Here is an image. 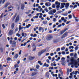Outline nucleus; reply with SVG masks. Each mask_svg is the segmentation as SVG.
<instances>
[{"mask_svg": "<svg viewBox=\"0 0 79 79\" xmlns=\"http://www.w3.org/2000/svg\"><path fill=\"white\" fill-rule=\"evenodd\" d=\"M74 58L73 57L71 58L70 59V61H71V63L70 64H74V66H76L77 65L78 63L77 62V61L76 60H75Z\"/></svg>", "mask_w": 79, "mask_h": 79, "instance_id": "nucleus-1", "label": "nucleus"}, {"mask_svg": "<svg viewBox=\"0 0 79 79\" xmlns=\"http://www.w3.org/2000/svg\"><path fill=\"white\" fill-rule=\"evenodd\" d=\"M10 44L12 45V47H15L16 46V42L15 40L13 41L12 40H10Z\"/></svg>", "mask_w": 79, "mask_h": 79, "instance_id": "nucleus-2", "label": "nucleus"}, {"mask_svg": "<svg viewBox=\"0 0 79 79\" xmlns=\"http://www.w3.org/2000/svg\"><path fill=\"white\" fill-rule=\"evenodd\" d=\"M53 39V36L51 35H48L46 37L47 40H50Z\"/></svg>", "mask_w": 79, "mask_h": 79, "instance_id": "nucleus-3", "label": "nucleus"}, {"mask_svg": "<svg viewBox=\"0 0 79 79\" xmlns=\"http://www.w3.org/2000/svg\"><path fill=\"white\" fill-rule=\"evenodd\" d=\"M46 52V49L43 50L41 52H38V56H41V55L43 54L44 53H45Z\"/></svg>", "mask_w": 79, "mask_h": 79, "instance_id": "nucleus-4", "label": "nucleus"}, {"mask_svg": "<svg viewBox=\"0 0 79 79\" xmlns=\"http://www.w3.org/2000/svg\"><path fill=\"white\" fill-rule=\"evenodd\" d=\"M55 4L56 5H58L56 6V8H57V9L59 8H60V3L58 1H56L55 2Z\"/></svg>", "mask_w": 79, "mask_h": 79, "instance_id": "nucleus-5", "label": "nucleus"}, {"mask_svg": "<svg viewBox=\"0 0 79 79\" xmlns=\"http://www.w3.org/2000/svg\"><path fill=\"white\" fill-rule=\"evenodd\" d=\"M67 30H68V28H66L65 29H64V30L60 32V35H62L64 32H66V31H67Z\"/></svg>", "mask_w": 79, "mask_h": 79, "instance_id": "nucleus-6", "label": "nucleus"}, {"mask_svg": "<svg viewBox=\"0 0 79 79\" xmlns=\"http://www.w3.org/2000/svg\"><path fill=\"white\" fill-rule=\"evenodd\" d=\"M65 5V3H61V6L60 7V9H62L64 7V6Z\"/></svg>", "mask_w": 79, "mask_h": 79, "instance_id": "nucleus-7", "label": "nucleus"}, {"mask_svg": "<svg viewBox=\"0 0 79 79\" xmlns=\"http://www.w3.org/2000/svg\"><path fill=\"white\" fill-rule=\"evenodd\" d=\"M13 33V30H10L8 32V34L9 35H11Z\"/></svg>", "mask_w": 79, "mask_h": 79, "instance_id": "nucleus-8", "label": "nucleus"}, {"mask_svg": "<svg viewBox=\"0 0 79 79\" xmlns=\"http://www.w3.org/2000/svg\"><path fill=\"white\" fill-rule=\"evenodd\" d=\"M28 58L29 60H34L35 58V57H32L31 56H29Z\"/></svg>", "mask_w": 79, "mask_h": 79, "instance_id": "nucleus-9", "label": "nucleus"}, {"mask_svg": "<svg viewBox=\"0 0 79 79\" xmlns=\"http://www.w3.org/2000/svg\"><path fill=\"white\" fill-rule=\"evenodd\" d=\"M65 5L66 9H68V7H69V3H65Z\"/></svg>", "mask_w": 79, "mask_h": 79, "instance_id": "nucleus-10", "label": "nucleus"}, {"mask_svg": "<svg viewBox=\"0 0 79 79\" xmlns=\"http://www.w3.org/2000/svg\"><path fill=\"white\" fill-rule=\"evenodd\" d=\"M32 47L33 48V49L32 50V51L35 52V51L36 50V46H35V44H33Z\"/></svg>", "mask_w": 79, "mask_h": 79, "instance_id": "nucleus-11", "label": "nucleus"}, {"mask_svg": "<svg viewBox=\"0 0 79 79\" xmlns=\"http://www.w3.org/2000/svg\"><path fill=\"white\" fill-rule=\"evenodd\" d=\"M66 35H67V32H65L62 35L61 37V39H63V38H64V37H65Z\"/></svg>", "mask_w": 79, "mask_h": 79, "instance_id": "nucleus-12", "label": "nucleus"}, {"mask_svg": "<svg viewBox=\"0 0 79 79\" xmlns=\"http://www.w3.org/2000/svg\"><path fill=\"white\" fill-rule=\"evenodd\" d=\"M45 77L46 78H49V72H47L45 75Z\"/></svg>", "mask_w": 79, "mask_h": 79, "instance_id": "nucleus-13", "label": "nucleus"}, {"mask_svg": "<svg viewBox=\"0 0 79 79\" xmlns=\"http://www.w3.org/2000/svg\"><path fill=\"white\" fill-rule=\"evenodd\" d=\"M19 15H18L17 16V17H16V19L15 20V23H17L18 22V21H19Z\"/></svg>", "mask_w": 79, "mask_h": 79, "instance_id": "nucleus-14", "label": "nucleus"}, {"mask_svg": "<svg viewBox=\"0 0 79 79\" xmlns=\"http://www.w3.org/2000/svg\"><path fill=\"white\" fill-rule=\"evenodd\" d=\"M48 3L49 4V5ZM45 5L46 6H50L51 5V3H50V2H48V3L46 2L45 3Z\"/></svg>", "mask_w": 79, "mask_h": 79, "instance_id": "nucleus-15", "label": "nucleus"}, {"mask_svg": "<svg viewBox=\"0 0 79 79\" xmlns=\"http://www.w3.org/2000/svg\"><path fill=\"white\" fill-rule=\"evenodd\" d=\"M37 73H38V72H33L31 74V76H35V75H37Z\"/></svg>", "mask_w": 79, "mask_h": 79, "instance_id": "nucleus-16", "label": "nucleus"}, {"mask_svg": "<svg viewBox=\"0 0 79 79\" xmlns=\"http://www.w3.org/2000/svg\"><path fill=\"white\" fill-rule=\"evenodd\" d=\"M22 37H26L27 36V34L23 32L22 33Z\"/></svg>", "mask_w": 79, "mask_h": 79, "instance_id": "nucleus-17", "label": "nucleus"}, {"mask_svg": "<svg viewBox=\"0 0 79 79\" xmlns=\"http://www.w3.org/2000/svg\"><path fill=\"white\" fill-rule=\"evenodd\" d=\"M19 31H20V30L21 29H23V27H21V25H20L19 26Z\"/></svg>", "mask_w": 79, "mask_h": 79, "instance_id": "nucleus-18", "label": "nucleus"}, {"mask_svg": "<svg viewBox=\"0 0 79 79\" xmlns=\"http://www.w3.org/2000/svg\"><path fill=\"white\" fill-rule=\"evenodd\" d=\"M43 66H46V67H48L49 66V65L48 64H46V63H44V65H43Z\"/></svg>", "mask_w": 79, "mask_h": 79, "instance_id": "nucleus-19", "label": "nucleus"}, {"mask_svg": "<svg viewBox=\"0 0 79 79\" xmlns=\"http://www.w3.org/2000/svg\"><path fill=\"white\" fill-rule=\"evenodd\" d=\"M24 4H22L21 6V9L22 10H24Z\"/></svg>", "mask_w": 79, "mask_h": 79, "instance_id": "nucleus-20", "label": "nucleus"}, {"mask_svg": "<svg viewBox=\"0 0 79 79\" xmlns=\"http://www.w3.org/2000/svg\"><path fill=\"white\" fill-rule=\"evenodd\" d=\"M18 54H15V55L14 56V58H15L16 59H17L18 58Z\"/></svg>", "mask_w": 79, "mask_h": 79, "instance_id": "nucleus-21", "label": "nucleus"}, {"mask_svg": "<svg viewBox=\"0 0 79 79\" xmlns=\"http://www.w3.org/2000/svg\"><path fill=\"white\" fill-rule=\"evenodd\" d=\"M17 15V13H15V15L13 16V17L12 18L13 20H15V18L16 17V16Z\"/></svg>", "mask_w": 79, "mask_h": 79, "instance_id": "nucleus-22", "label": "nucleus"}, {"mask_svg": "<svg viewBox=\"0 0 79 79\" xmlns=\"http://www.w3.org/2000/svg\"><path fill=\"white\" fill-rule=\"evenodd\" d=\"M52 10H51L49 12V15H54V14L52 13Z\"/></svg>", "mask_w": 79, "mask_h": 79, "instance_id": "nucleus-23", "label": "nucleus"}, {"mask_svg": "<svg viewBox=\"0 0 79 79\" xmlns=\"http://www.w3.org/2000/svg\"><path fill=\"white\" fill-rule=\"evenodd\" d=\"M14 27H15V23H13L11 25V27L12 28V29H13V28H14Z\"/></svg>", "mask_w": 79, "mask_h": 79, "instance_id": "nucleus-24", "label": "nucleus"}, {"mask_svg": "<svg viewBox=\"0 0 79 79\" xmlns=\"http://www.w3.org/2000/svg\"><path fill=\"white\" fill-rule=\"evenodd\" d=\"M43 29H44V28L40 27H39V31H42V30H43Z\"/></svg>", "mask_w": 79, "mask_h": 79, "instance_id": "nucleus-25", "label": "nucleus"}, {"mask_svg": "<svg viewBox=\"0 0 79 79\" xmlns=\"http://www.w3.org/2000/svg\"><path fill=\"white\" fill-rule=\"evenodd\" d=\"M37 71V69H30V71Z\"/></svg>", "mask_w": 79, "mask_h": 79, "instance_id": "nucleus-26", "label": "nucleus"}, {"mask_svg": "<svg viewBox=\"0 0 79 79\" xmlns=\"http://www.w3.org/2000/svg\"><path fill=\"white\" fill-rule=\"evenodd\" d=\"M40 14V16H42L43 15V14L41 13H38L36 14V16H38L39 15V14Z\"/></svg>", "mask_w": 79, "mask_h": 79, "instance_id": "nucleus-27", "label": "nucleus"}, {"mask_svg": "<svg viewBox=\"0 0 79 79\" xmlns=\"http://www.w3.org/2000/svg\"><path fill=\"white\" fill-rule=\"evenodd\" d=\"M38 63L39 64H40V66H42V64H43L41 62V61H38Z\"/></svg>", "mask_w": 79, "mask_h": 79, "instance_id": "nucleus-28", "label": "nucleus"}, {"mask_svg": "<svg viewBox=\"0 0 79 79\" xmlns=\"http://www.w3.org/2000/svg\"><path fill=\"white\" fill-rule=\"evenodd\" d=\"M9 5V4L8 3H6L4 6V8H6Z\"/></svg>", "mask_w": 79, "mask_h": 79, "instance_id": "nucleus-29", "label": "nucleus"}, {"mask_svg": "<svg viewBox=\"0 0 79 79\" xmlns=\"http://www.w3.org/2000/svg\"><path fill=\"white\" fill-rule=\"evenodd\" d=\"M14 67L15 68H19V65H18V64H15L14 65Z\"/></svg>", "mask_w": 79, "mask_h": 79, "instance_id": "nucleus-30", "label": "nucleus"}, {"mask_svg": "<svg viewBox=\"0 0 79 79\" xmlns=\"http://www.w3.org/2000/svg\"><path fill=\"white\" fill-rule=\"evenodd\" d=\"M11 58H10V57H8L7 59H6V60L7 61H10L11 60Z\"/></svg>", "mask_w": 79, "mask_h": 79, "instance_id": "nucleus-31", "label": "nucleus"}, {"mask_svg": "<svg viewBox=\"0 0 79 79\" xmlns=\"http://www.w3.org/2000/svg\"><path fill=\"white\" fill-rule=\"evenodd\" d=\"M43 23L44 24H47V21H44L43 22Z\"/></svg>", "mask_w": 79, "mask_h": 79, "instance_id": "nucleus-32", "label": "nucleus"}, {"mask_svg": "<svg viewBox=\"0 0 79 79\" xmlns=\"http://www.w3.org/2000/svg\"><path fill=\"white\" fill-rule=\"evenodd\" d=\"M3 68V66L0 64V69H2Z\"/></svg>", "mask_w": 79, "mask_h": 79, "instance_id": "nucleus-33", "label": "nucleus"}, {"mask_svg": "<svg viewBox=\"0 0 79 79\" xmlns=\"http://www.w3.org/2000/svg\"><path fill=\"white\" fill-rule=\"evenodd\" d=\"M39 65H36V69H39Z\"/></svg>", "mask_w": 79, "mask_h": 79, "instance_id": "nucleus-34", "label": "nucleus"}, {"mask_svg": "<svg viewBox=\"0 0 79 79\" xmlns=\"http://www.w3.org/2000/svg\"><path fill=\"white\" fill-rule=\"evenodd\" d=\"M69 19H71L72 18V15H69L68 16Z\"/></svg>", "mask_w": 79, "mask_h": 79, "instance_id": "nucleus-35", "label": "nucleus"}, {"mask_svg": "<svg viewBox=\"0 0 79 79\" xmlns=\"http://www.w3.org/2000/svg\"><path fill=\"white\" fill-rule=\"evenodd\" d=\"M3 13H2L0 16V18H3Z\"/></svg>", "mask_w": 79, "mask_h": 79, "instance_id": "nucleus-36", "label": "nucleus"}, {"mask_svg": "<svg viewBox=\"0 0 79 79\" xmlns=\"http://www.w3.org/2000/svg\"><path fill=\"white\" fill-rule=\"evenodd\" d=\"M62 2H64V3H66V2H67V0H62L61 1Z\"/></svg>", "mask_w": 79, "mask_h": 79, "instance_id": "nucleus-37", "label": "nucleus"}, {"mask_svg": "<svg viewBox=\"0 0 79 79\" xmlns=\"http://www.w3.org/2000/svg\"><path fill=\"white\" fill-rule=\"evenodd\" d=\"M0 50L2 52H2H3V48H0Z\"/></svg>", "mask_w": 79, "mask_h": 79, "instance_id": "nucleus-38", "label": "nucleus"}, {"mask_svg": "<svg viewBox=\"0 0 79 79\" xmlns=\"http://www.w3.org/2000/svg\"><path fill=\"white\" fill-rule=\"evenodd\" d=\"M2 26L3 29H5V25L4 24H2Z\"/></svg>", "mask_w": 79, "mask_h": 79, "instance_id": "nucleus-39", "label": "nucleus"}, {"mask_svg": "<svg viewBox=\"0 0 79 79\" xmlns=\"http://www.w3.org/2000/svg\"><path fill=\"white\" fill-rule=\"evenodd\" d=\"M39 18V17H38V16H35V17H33V18H34V19L35 18L37 19V18Z\"/></svg>", "mask_w": 79, "mask_h": 79, "instance_id": "nucleus-40", "label": "nucleus"}, {"mask_svg": "<svg viewBox=\"0 0 79 79\" xmlns=\"http://www.w3.org/2000/svg\"><path fill=\"white\" fill-rule=\"evenodd\" d=\"M68 15V13H66V14H63V16H67V15Z\"/></svg>", "mask_w": 79, "mask_h": 79, "instance_id": "nucleus-41", "label": "nucleus"}, {"mask_svg": "<svg viewBox=\"0 0 79 79\" xmlns=\"http://www.w3.org/2000/svg\"><path fill=\"white\" fill-rule=\"evenodd\" d=\"M18 27L16 28L15 30V32H17V31H18Z\"/></svg>", "mask_w": 79, "mask_h": 79, "instance_id": "nucleus-42", "label": "nucleus"}, {"mask_svg": "<svg viewBox=\"0 0 79 79\" xmlns=\"http://www.w3.org/2000/svg\"><path fill=\"white\" fill-rule=\"evenodd\" d=\"M62 12V11H59L57 12L56 13L57 15H58V14H59V13H61Z\"/></svg>", "mask_w": 79, "mask_h": 79, "instance_id": "nucleus-43", "label": "nucleus"}, {"mask_svg": "<svg viewBox=\"0 0 79 79\" xmlns=\"http://www.w3.org/2000/svg\"><path fill=\"white\" fill-rule=\"evenodd\" d=\"M56 52H59V51H60V48H58L57 49Z\"/></svg>", "mask_w": 79, "mask_h": 79, "instance_id": "nucleus-44", "label": "nucleus"}, {"mask_svg": "<svg viewBox=\"0 0 79 79\" xmlns=\"http://www.w3.org/2000/svg\"><path fill=\"white\" fill-rule=\"evenodd\" d=\"M52 8H55V4H52Z\"/></svg>", "mask_w": 79, "mask_h": 79, "instance_id": "nucleus-45", "label": "nucleus"}, {"mask_svg": "<svg viewBox=\"0 0 79 79\" xmlns=\"http://www.w3.org/2000/svg\"><path fill=\"white\" fill-rule=\"evenodd\" d=\"M65 49V47H63L62 48H61V50H64Z\"/></svg>", "mask_w": 79, "mask_h": 79, "instance_id": "nucleus-46", "label": "nucleus"}, {"mask_svg": "<svg viewBox=\"0 0 79 79\" xmlns=\"http://www.w3.org/2000/svg\"><path fill=\"white\" fill-rule=\"evenodd\" d=\"M74 57L76 58H77V54L75 53L74 56Z\"/></svg>", "mask_w": 79, "mask_h": 79, "instance_id": "nucleus-47", "label": "nucleus"}, {"mask_svg": "<svg viewBox=\"0 0 79 79\" xmlns=\"http://www.w3.org/2000/svg\"><path fill=\"white\" fill-rule=\"evenodd\" d=\"M56 10L54 9V10H53L52 12L54 13H56Z\"/></svg>", "mask_w": 79, "mask_h": 79, "instance_id": "nucleus-48", "label": "nucleus"}, {"mask_svg": "<svg viewBox=\"0 0 79 79\" xmlns=\"http://www.w3.org/2000/svg\"><path fill=\"white\" fill-rule=\"evenodd\" d=\"M77 49H78V46H77L75 47V50H77Z\"/></svg>", "mask_w": 79, "mask_h": 79, "instance_id": "nucleus-49", "label": "nucleus"}, {"mask_svg": "<svg viewBox=\"0 0 79 79\" xmlns=\"http://www.w3.org/2000/svg\"><path fill=\"white\" fill-rule=\"evenodd\" d=\"M29 19H27L26 20H25L24 22L26 23V22H27L28 21H29Z\"/></svg>", "mask_w": 79, "mask_h": 79, "instance_id": "nucleus-50", "label": "nucleus"}, {"mask_svg": "<svg viewBox=\"0 0 79 79\" xmlns=\"http://www.w3.org/2000/svg\"><path fill=\"white\" fill-rule=\"evenodd\" d=\"M59 71L60 72V74H61V75H63V71H61V70H59Z\"/></svg>", "mask_w": 79, "mask_h": 79, "instance_id": "nucleus-51", "label": "nucleus"}, {"mask_svg": "<svg viewBox=\"0 0 79 79\" xmlns=\"http://www.w3.org/2000/svg\"><path fill=\"white\" fill-rule=\"evenodd\" d=\"M69 74V70H67V75H68Z\"/></svg>", "mask_w": 79, "mask_h": 79, "instance_id": "nucleus-52", "label": "nucleus"}, {"mask_svg": "<svg viewBox=\"0 0 79 79\" xmlns=\"http://www.w3.org/2000/svg\"><path fill=\"white\" fill-rule=\"evenodd\" d=\"M58 42V41L57 40H54L53 41V43H57Z\"/></svg>", "mask_w": 79, "mask_h": 79, "instance_id": "nucleus-53", "label": "nucleus"}, {"mask_svg": "<svg viewBox=\"0 0 79 79\" xmlns=\"http://www.w3.org/2000/svg\"><path fill=\"white\" fill-rule=\"evenodd\" d=\"M73 55H74V53H71L70 54V56H73Z\"/></svg>", "mask_w": 79, "mask_h": 79, "instance_id": "nucleus-54", "label": "nucleus"}, {"mask_svg": "<svg viewBox=\"0 0 79 79\" xmlns=\"http://www.w3.org/2000/svg\"><path fill=\"white\" fill-rule=\"evenodd\" d=\"M33 37H37V34H34L33 35Z\"/></svg>", "mask_w": 79, "mask_h": 79, "instance_id": "nucleus-55", "label": "nucleus"}, {"mask_svg": "<svg viewBox=\"0 0 79 79\" xmlns=\"http://www.w3.org/2000/svg\"><path fill=\"white\" fill-rule=\"evenodd\" d=\"M73 16L74 18H76V19H77V18L75 17V16H74V14H73Z\"/></svg>", "mask_w": 79, "mask_h": 79, "instance_id": "nucleus-56", "label": "nucleus"}, {"mask_svg": "<svg viewBox=\"0 0 79 79\" xmlns=\"http://www.w3.org/2000/svg\"><path fill=\"white\" fill-rule=\"evenodd\" d=\"M21 52H22V51L20 50L19 53V55H21Z\"/></svg>", "mask_w": 79, "mask_h": 79, "instance_id": "nucleus-57", "label": "nucleus"}, {"mask_svg": "<svg viewBox=\"0 0 79 79\" xmlns=\"http://www.w3.org/2000/svg\"><path fill=\"white\" fill-rule=\"evenodd\" d=\"M64 17H62L61 18V19L62 20V21H64Z\"/></svg>", "mask_w": 79, "mask_h": 79, "instance_id": "nucleus-58", "label": "nucleus"}, {"mask_svg": "<svg viewBox=\"0 0 79 79\" xmlns=\"http://www.w3.org/2000/svg\"><path fill=\"white\" fill-rule=\"evenodd\" d=\"M77 5H75L74 6H73V8H77Z\"/></svg>", "mask_w": 79, "mask_h": 79, "instance_id": "nucleus-59", "label": "nucleus"}, {"mask_svg": "<svg viewBox=\"0 0 79 79\" xmlns=\"http://www.w3.org/2000/svg\"><path fill=\"white\" fill-rule=\"evenodd\" d=\"M62 53L63 55H65V52L64 51H63L62 52Z\"/></svg>", "mask_w": 79, "mask_h": 79, "instance_id": "nucleus-60", "label": "nucleus"}, {"mask_svg": "<svg viewBox=\"0 0 79 79\" xmlns=\"http://www.w3.org/2000/svg\"><path fill=\"white\" fill-rule=\"evenodd\" d=\"M46 61L48 62V63H50V61H49V60L48 59H47Z\"/></svg>", "mask_w": 79, "mask_h": 79, "instance_id": "nucleus-61", "label": "nucleus"}, {"mask_svg": "<svg viewBox=\"0 0 79 79\" xmlns=\"http://www.w3.org/2000/svg\"><path fill=\"white\" fill-rule=\"evenodd\" d=\"M44 10L45 11H46L47 12H48V10H47V9H46V8Z\"/></svg>", "mask_w": 79, "mask_h": 79, "instance_id": "nucleus-62", "label": "nucleus"}, {"mask_svg": "<svg viewBox=\"0 0 79 79\" xmlns=\"http://www.w3.org/2000/svg\"><path fill=\"white\" fill-rule=\"evenodd\" d=\"M53 55H54L53 53H52L50 54V56H53Z\"/></svg>", "mask_w": 79, "mask_h": 79, "instance_id": "nucleus-63", "label": "nucleus"}, {"mask_svg": "<svg viewBox=\"0 0 79 79\" xmlns=\"http://www.w3.org/2000/svg\"><path fill=\"white\" fill-rule=\"evenodd\" d=\"M5 0H3L2 1V4H4V3H5Z\"/></svg>", "mask_w": 79, "mask_h": 79, "instance_id": "nucleus-64", "label": "nucleus"}]
</instances>
